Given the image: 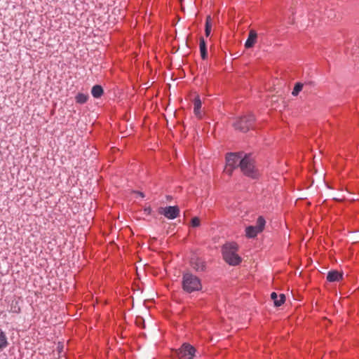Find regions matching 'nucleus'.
I'll return each instance as SVG.
<instances>
[{
    "instance_id": "423d86ee",
    "label": "nucleus",
    "mask_w": 359,
    "mask_h": 359,
    "mask_svg": "<svg viewBox=\"0 0 359 359\" xmlns=\"http://www.w3.org/2000/svg\"><path fill=\"white\" fill-rule=\"evenodd\" d=\"M195 348L188 343L183 344L181 347L175 351V355L179 359H192L195 355Z\"/></svg>"
},
{
    "instance_id": "f257e3e1",
    "label": "nucleus",
    "mask_w": 359,
    "mask_h": 359,
    "mask_svg": "<svg viewBox=\"0 0 359 359\" xmlns=\"http://www.w3.org/2000/svg\"><path fill=\"white\" fill-rule=\"evenodd\" d=\"M238 247L236 243H228L222 247L223 258L229 265H238L241 261V257L237 254Z\"/></svg>"
},
{
    "instance_id": "6e6552de",
    "label": "nucleus",
    "mask_w": 359,
    "mask_h": 359,
    "mask_svg": "<svg viewBox=\"0 0 359 359\" xmlns=\"http://www.w3.org/2000/svg\"><path fill=\"white\" fill-rule=\"evenodd\" d=\"M190 264L191 267L196 271H203L205 269V262L200 257L196 256L191 257Z\"/></svg>"
},
{
    "instance_id": "a211bd4d",
    "label": "nucleus",
    "mask_w": 359,
    "mask_h": 359,
    "mask_svg": "<svg viewBox=\"0 0 359 359\" xmlns=\"http://www.w3.org/2000/svg\"><path fill=\"white\" fill-rule=\"evenodd\" d=\"M88 95L83 93H78L75 97L76 102L79 104H84L87 102Z\"/></svg>"
},
{
    "instance_id": "aec40b11",
    "label": "nucleus",
    "mask_w": 359,
    "mask_h": 359,
    "mask_svg": "<svg viewBox=\"0 0 359 359\" xmlns=\"http://www.w3.org/2000/svg\"><path fill=\"white\" fill-rule=\"evenodd\" d=\"M21 309L19 306V303L18 301H12V303L11 304V309L10 312H12L13 313H20Z\"/></svg>"
},
{
    "instance_id": "7ed1b4c3",
    "label": "nucleus",
    "mask_w": 359,
    "mask_h": 359,
    "mask_svg": "<svg viewBox=\"0 0 359 359\" xmlns=\"http://www.w3.org/2000/svg\"><path fill=\"white\" fill-rule=\"evenodd\" d=\"M240 168L241 172L248 177L257 179L259 177L258 170L255 165V160L250 154L243 155L240 161Z\"/></svg>"
},
{
    "instance_id": "4be33fe9",
    "label": "nucleus",
    "mask_w": 359,
    "mask_h": 359,
    "mask_svg": "<svg viewBox=\"0 0 359 359\" xmlns=\"http://www.w3.org/2000/svg\"><path fill=\"white\" fill-rule=\"evenodd\" d=\"M201 221L200 219L197 217H194L191 219V224L193 227H198L200 226Z\"/></svg>"
},
{
    "instance_id": "b1692460",
    "label": "nucleus",
    "mask_w": 359,
    "mask_h": 359,
    "mask_svg": "<svg viewBox=\"0 0 359 359\" xmlns=\"http://www.w3.org/2000/svg\"><path fill=\"white\" fill-rule=\"evenodd\" d=\"M140 195L142 198H143V197H144V194H143V193H142V192H140Z\"/></svg>"
},
{
    "instance_id": "dca6fc26",
    "label": "nucleus",
    "mask_w": 359,
    "mask_h": 359,
    "mask_svg": "<svg viewBox=\"0 0 359 359\" xmlns=\"http://www.w3.org/2000/svg\"><path fill=\"white\" fill-rule=\"evenodd\" d=\"M212 20L210 15H208L205 20V34L206 37H208L210 34L212 29Z\"/></svg>"
},
{
    "instance_id": "f3484780",
    "label": "nucleus",
    "mask_w": 359,
    "mask_h": 359,
    "mask_svg": "<svg viewBox=\"0 0 359 359\" xmlns=\"http://www.w3.org/2000/svg\"><path fill=\"white\" fill-rule=\"evenodd\" d=\"M265 224H266V221H265L264 218L262 216H259L257 218V224L255 226L257 229V230L259 232H262L264 229Z\"/></svg>"
},
{
    "instance_id": "6ab92c4d",
    "label": "nucleus",
    "mask_w": 359,
    "mask_h": 359,
    "mask_svg": "<svg viewBox=\"0 0 359 359\" xmlns=\"http://www.w3.org/2000/svg\"><path fill=\"white\" fill-rule=\"evenodd\" d=\"M8 345L7 338L4 332L0 330V349L6 348Z\"/></svg>"
},
{
    "instance_id": "0eeeda50",
    "label": "nucleus",
    "mask_w": 359,
    "mask_h": 359,
    "mask_svg": "<svg viewBox=\"0 0 359 359\" xmlns=\"http://www.w3.org/2000/svg\"><path fill=\"white\" fill-rule=\"evenodd\" d=\"M158 213L160 215H164L166 218L169 219H173L179 217L180 208L177 205L160 208L158 209Z\"/></svg>"
},
{
    "instance_id": "5701e85b",
    "label": "nucleus",
    "mask_w": 359,
    "mask_h": 359,
    "mask_svg": "<svg viewBox=\"0 0 359 359\" xmlns=\"http://www.w3.org/2000/svg\"><path fill=\"white\" fill-rule=\"evenodd\" d=\"M151 208H146V209H145V211H146V212H148V213H150V212H151Z\"/></svg>"
},
{
    "instance_id": "f8f14e48",
    "label": "nucleus",
    "mask_w": 359,
    "mask_h": 359,
    "mask_svg": "<svg viewBox=\"0 0 359 359\" xmlns=\"http://www.w3.org/2000/svg\"><path fill=\"white\" fill-rule=\"evenodd\" d=\"M199 47L201 58L203 60H206L208 58V50L206 43L203 37L200 38Z\"/></svg>"
},
{
    "instance_id": "f03ea898",
    "label": "nucleus",
    "mask_w": 359,
    "mask_h": 359,
    "mask_svg": "<svg viewBox=\"0 0 359 359\" xmlns=\"http://www.w3.org/2000/svg\"><path fill=\"white\" fill-rule=\"evenodd\" d=\"M182 290L187 293L199 291L202 289L201 279L190 272L184 273L182 279Z\"/></svg>"
},
{
    "instance_id": "4468645a",
    "label": "nucleus",
    "mask_w": 359,
    "mask_h": 359,
    "mask_svg": "<svg viewBox=\"0 0 359 359\" xmlns=\"http://www.w3.org/2000/svg\"><path fill=\"white\" fill-rule=\"evenodd\" d=\"M260 233L255 226H249L245 229V233L248 238H255Z\"/></svg>"
},
{
    "instance_id": "39448f33",
    "label": "nucleus",
    "mask_w": 359,
    "mask_h": 359,
    "mask_svg": "<svg viewBox=\"0 0 359 359\" xmlns=\"http://www.w3.org/2000/svg\"><path fill=\"white\" fill-rule=\"evenodd\" d=\"M255 121V118L254 115L250 114L237 119L233 123V126L236 130H238L243 133H246L253 128Z\"/></svg>"
},
{
    "instance_id": "ddd939ff",
    "label": "nucleus",
    "mask_w": 359,
    "mask_h": 359,
    "mask_svg": "<svg viewBox=\"0 0 359 359\" xmlns=\"http://www.w3.org/2000/svg\"><path fill=\"white\" fill-rule=\"evenodd\" d=\"M194 111L195 115L196 116L201 118V108L202 103H201V100L198 96L195 97V99L194 100Z\"/></svg>"
},
{
    "instance_id": "9d476101",
    "label": "nucleus",
    "mask_w": 359,
    "mask_h": 359,
    "mask_svg": "<svg viewBox=\"0 0 359 359\" xmlns=\"http://www.w3.org/2000/svg\"><path fill=\"white\" fill-rule=\"evenodd\" d=\"M271 298L273 301L274 305L276 306H281L285 301V296L283 294H280L279 296L275 292H273L271 294Z\"/></svg>"
},
{
    "instance_id": "20e7f679",
    "label": "nucleus",
    "mask_w": 359,
    "mask_h": 359,
    "mask_svg": "<svg viewBox=\"0 0 359 359\" xmlns=\"http://www.w3.org/2000/svg\"><path fill=\"white\" fill-rule=\"evenodd\" d=\"M243 152L227 154L226 156L225 172L231 175L235 168L240 167V161L243 157Z\"/></svg>"
},
{
    "instance_id": "412c9836",
    "label": "nucleus",
    "mask_w": 359,
    "mask_h": 359,
    "mask_svg": "<svg viewBox=\"0 0 359 359\" xmlns=\"http://www.w3.org/2000/svg\"><path fill=\"white\" fill-rule=\"evenodd\" d=\"M304 84L302 83L298 82L294 85L293 90L292 92V95L293 96H297L302 91L303 88Z\"/></svg>"
},
{
    "instance_id": "9b49d317",
    "label": "nucleus",
    "mask_w": 359,
    "mask_h": 359,
    "mask_svg": "<svg viewBox=\"0 0 359 359\" xmlns=\"http://www.w3.org/2000/svg\"><path fill=\"white\" fill-rule=\"evenodd\" d=\"M343 274L337 271H330L327 276V280L329 282L339 281L342 278Z\"/></svg>"
},
{
    "instance_id": "1a4fd4ad",
    "label": "nucleus",
    "mask_w": 359,
    "mask_h": 359,
    "mask_svg": "<svg viewBox=\"0 0 359 359\" xmlns=\"http://www.w3.org/2000/svg\"><path fill=\"white\" fill-rule=\"evenodd\" d=\"M257 41V34L255 30L250 29L248 34V37L245 43L246 48H252Z\"/></svg>"
},
{
    "instance_id": "2eb2a0df",
    "label": "nucleus",
    "mask_w": 359,
    "mask_h": 359,
    "mask_svg": "<svg viewBox=\"0 0 359 359\" xmlns=\"http://www.w3.org/2000/svg\"><path fill=\"white\" fill-rule=\"evenodd\" d=\"M92 95L95 98L100 97L103 94V89L101 86L95 85L93 87L91 90Z\"/></svg>"
}]
</instances>
